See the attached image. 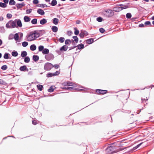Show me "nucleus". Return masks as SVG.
Segmentation results:
<instances>
[{
  "label": "nucleus",
  "instance_id": "20",
  "mask_svg": "<svg viewBox=\"0 0 154 154\" xmlns=\"http://www.w3.org/2000/svg\"><path fill=\"white\" fill-rule=\"evenodd\" d=\"M36 47L35 45H31L30 46V49L31 51H33L36 49Z\"/></svg>",
  "mask_w": 154,
  "mask_h": 154
},
{
  "label": "nucleus",
  "instance_id": "24",
  "mask_svg": "<svg viewBox=\"0 0 154 154\" xmlns=\"http://www.w3.org/2000/svg\"><path fill=\"white\" fill-rule=\"evenodd\" d=\"M141 100H142V102L143 103L144 102H146V101H147L148 100V99L146 97V96H143L142 97Z\"/></svg>",
  "mask_w": 154,
  "mask_h": 154
},
{
  "label": "nucleus",
  "instance_id": "44",
  "mask_svg": "<svg viewBox=\"0 0 154 154\" xmlns=\"http://www.w3.org/2000/svg\"><path fill=\"white\" fill-rule=\"evenodd\" d=\"M143 143H140L139 144H138L136 146L133 147L132 150H134L136 149H137V148H138Z\"/></svg>",
  "mask_w": 154,
  "mask_h": 154
},
{
  "label": "nucleus",
  "instance_id": "14",
  "mask_svg": "<svg viewBox=\"0 0 154 154\" xmlns=\"http://www.w3.org/2000/svg\"><path fill=\"white\" fill-rule=\"evenodd\" d=\"M37 13L42 15H43L45 14L44 11L41 9H38L37 11Z\"/></svg>",
  "mask_w": 154,
  "mask_h": 154
},
{
  "label": "nucleus",
  "instance_id": "62",
  "mask_svg": "<svg viewBox=\"0 0 154 154\" xmlns=\"http://www.w3.org/2000/svg\"><path fill=\"white\" fill-rule=\"evenodd\" d=\"M13 35H10L9 37V39H12L13 38Z\"/></svg>",
  "mask_w": 154,
  "mask_h": 154
},
{
  "label": "nucleus",
  "instance_id": "41",
  "mask_svg": "<svg viewBox=\"0 0 154 154\" xmlns=\"http://www.w3.org/2000/svg\"><path fill=\"white\" fill-rule=\"evenodd\" d=\"M28 43L26 42H23L22 43V46L24 47H26L28 45Z\"/></svg>",
  "mask_w": 154,
  "mask_h": 154
},
{
  "label": "nucleus",
  "instance_id": "40",
  "mask_svg": "<svg viewBox=\"0 0 154 154\" xmlns=\"http://www.w3.org/2000/svg\"><path fill=\"white\" fill-rule=\"evenodd\" d=\"M8 54H9L8 53H5L4 55V58L6 59H8L9 58Z\"/></svg>",
  "mask_w": 154,
  "mask_h": 154
},
{
  "label": "nucleus",
  "instance_id": "43",
  "mask_svg": "<svg viewBox=\"0 0 154 154\" xmlns=\"http://www.w3.org/2000/svg\"><path fill=\"white\" fill-rule=\"evenodd\" d=\"M39 7H40L44 8L45 7H47V6L45 4H39Z\"/></svg>",
  "mask_w": 154,
  "mask_h": 154
},
{
  "label": "nucleus",
  "instance_id": "6",
  "mask_svg": "<svg viewBox=\"0 0 154 154\" xmlns=\"http://www.w3.org/2000/svg\"><path fill=\"white\" fill-rule=\"evenodd\" d=\"M52 64L49 63H46L44 66V69L47 70H49L52 68Z\"/></svg>",
  "mask_w": 154,
  "mask_h": 154
},
{
  "label": "nucleus",
  "instance_id": "37",
  "mask_svg": "<svg viewBox=\"0 0 154 154\" xmlns=\"http://www.w3.org/2000/svg\"><path fill=\"white\" fill-rule=\"evenodd\" d=\"M37 19H34L32 20L31 21V23L32 24H35L37 23Z\"/></svg>",
  "mask_w": 154,
  "mask_h": 154
},
{
  "label": "nucleus",
  "instance_id": "64",
  "mask_svg": "<svg viewBox=\"0 0 154 154\" xmlns=\"http://www.w3.org/2000/svg\"><path fill=\"white\" fill-rule=\"evenodd\" d=\"M81 22V21L79 20H77L76 22V24H79Z\"/></svg>",
  "mask_w": 154,
  "mask_h": 154
},
{
  "label": "nucleus",
  "instance_id": "19",
  "mask_svg": "<svg viewBox=\"0 0 154 154\" xmlns=\"http://www.w3.org/2000/svg\"><path fill=\"white\" fill-rule=\"evenodd\" d=\"M51 29L52 31L55 32H57L58 31L57 27L55 26H53L52 27Z\"/></svg>",
  "mask_w": 154,
  "mask_h": 154
},
{
  "label": "nucleus",
  "instance_id": "60",
  "mask_svg": "<svg viewBox=\"0 0 154 154\" xmlns=\"http://www.w3.org/2000/svg\"><path fill=\"white\" fill-rule=\"evenodd\" d=\"M63 85L64 86H68V82H65L63 83Z\"/></svg>",
  "mask_w": 154,
  "mask_h": 154
},
{
  "label": "nucleus",
  "instance_id": "10",
  "mask_svg": "<svg viewBox=\"0 0 154 154\" xmlns=\"http://www.w3.org/2000/svg\"><path fill=\"white\" fill-rule=\"evenodd\" d=\"M113 10L116 12H118L121 11V8L120 7H116L113 8Z\"/></svg>",
  "mask_w": 154,
  "mask_h": 154
},
{
  "label": "nucleus",
  "instance_id": "50",
  "mask_svg": "<svg viewBox=\"0 0 154 154\" xmlns=\"http://www.w3.org/2000/svg\"><path fill=\"white\" fill-rule=\"evenodd\" d=\"M71 43V41L69 39H66L65 41V44L68 45Z\"/></svg>",
  "mask_w": 154,
  "mask_h": 154
},
{
  "label": "nucleus",
  "instance_id": "35",
  "mask_svg": "<svg viewBox=\"0 0 154 154\" xmlns=\"http://www.w3.org/2000/svg\"><path fill=\"white\" fill-rule=\"evenodd\" d=\"M57 4V1L56 0H53L52 1L51 3V5L54 6L55 5Z\"/></svg>",
  "mask_w": 154,
  "mask_h": 154
},
{
  "label": "nucleus",
  "instance_id": "58",
  "mask_svg": "<svg viewBox=\"0 0 154 154\" xmlns=\"http://www.w3.org/2000/svg\"><path fill=\"white\" fill-rule=\"evenodd\" d=\"M144 24L146 25H150V26H151L150 22L149 21H147L145 22L144 23Z\"/></svg>",
  "mask_w": 154,
  "mask_h": 154
},
{
  "label": "nucleus",
  "instance_id": "55",
  "mask_svg": "<svg viewBox=\"0 0 154 154\" xmlns=\"http://www.w3.org/2000/svg\"><path fill=\"white\" fill-rule=\"evenodd\" d=\"M32 124L34 125H36L37 123V121L36 120H32Z\"/></svg>",
  "mask_w": 154,
  "mask_h": 154
},
{
  "label": "nucleus",
  "instance_id": "21",
  "mask_svg": "<svg viewBox=\"0 0 154 154\" xmlns=\"http://www.w3.org/2000/svg\"><path fill=\"white\" fill-rule=\"evenodd\" d=\"M47 22V20L43 18L40 21V23L42 25L46 23Z\"/></svg>",
  "mask_w": 154,
  "mask_h": 154
},
{
  "label": "nucleus",
  "instance_id": "29",
  "mask_svg": "<svg viewBox=\"0 0 154 154\" xmlns=\"http://www.w3.org/2000/svg\"><path fill=\"white\" fill-rule=\"evenodd\" d=\"M68 86L75 87V84L70 82H67Z\"/></svg>",
  "mask_w": 154,
  "mask_h": 154
},
{
  "label": "nucleus",
  "instance_id": "30",
  "mask_svg": "<svg viewBox=\"0 0 154 154\" xmlns=\"http://www.w3.org/2000/svg\"><path fill=\"white\" fill-rule=\"evenodd\" d=\"M16 4V2L14 0H10L9 4L10 5H15Z\"/></svg>",
  "mask_w": 154,
  "mask_h": 154
},
{
  "label": "nucleus",
  "instance_id": "16",
  "mask_svg": "<svg viewBox=\"0 0 154 154\" xmlns=\"http://www.w3.org/2000/svg\"><path fill=\"white\" fill-rule=\"evenodd\" d=\"M32 58L34 61L36 62L39 60V57L38 56L35 55L33 56Z\"/></svg>",
  "mask_w": 154,
  "mask_h": 154
},
{
  "label": "nucleus",
  "instance_id": "25",
  "mask_svg": "<svg viewBox=\"0 0 154 154\" xmlns=\"http://www.w3.org/2000/svg\"><path fill=\"white\" fill-rule=\"evenodd\" d=\"M72 38L74 39V40H72V42H73L74 41L76 43H77L78 42L79 38L76 36H73Z\"/></svg>",
  "mask_w": 154,
  "mask_h": 154
},
{
  "label": "nucleus",
  "instance_id": "33",
  "mask_svg": "<svg viewBox=\"0 0 154 154\" xmlns=\"http://www.w3.org/2000/svg\"><path fill=\"white\" fill-rule=\"evenodd\" d=\"M7 6V5L5 3L2 2H0V7L2 8H5Z\"/></svg>",
  "mask_w": 154,
  "mask_h": 154
},
{
  "label": "nucleus",
  "instance_id": "7",
  "mask_svg": "<svg viewBox=\"0 0 154 154\" xmlns=\"http://www.w3.org/2000/svg\"><path fill=\"white\" fill-rule=\"evenodd\" d=\"M88 35V32L85 30H81L79 36L82 38H83L85 36H86Z\"/></svg>",
  "mask_w": 154,
  "mask_h": 154
},
{
  "label": "nucleus",
  "instance_id": "32",
  "mask_svg": "<svg viewBox=\"0 0 154 154\" xmlns=\"http://www.w3.org/2000/svg\"><path fill=\"white\" fill-rule=\"evenodd\" d=\"M123 6V5L122 4H120V6ZM120 7V8H121V10H122L123 9L128 8V6L127 5H126L123 7Z\"/></svg>",
  "mask_w": 154,
  "mask_h": 154
},
{
  "label": "nucleus",
  "instance_id": "18",
  "mask_svg": "<svg viewBox=\"0 0 154 154\" xmlns=\"http://www.w3.org/2000/svg\"><path fill=\"white\" fill-rule=\"evenodd\" d=\"M24 20L25 22H27L30 21V20L29 17L25 16L24 17Z\"/></svg>",
  "mask_w": 154,
  "mask_h": 154
},
{
  "label": "nucleus",
  "instance_id": "45",
  "mask_svg": "<svg viewBox=\"0 0 154 154\" xmlns=\"http://www.w3.org/2000/svg\"><path fill=\"white\" fill-rule=\"evenodd\" d=\"M126 17L127 18H130L131 17V14L130 13H128L126 14Z\"/></svg>",
  "mask_w": 154,
  "mask_h": 154
},
{
  "label": "nucleus",
  "instance_id": "12",
  "mask_svg": "<svg viewBox=\"0 0 154 154\" xmlns=\"http://www.w3.org/2000/svg\"><path fill=\"white\" fill-rule=\"evenodd\" d=\"M19 69L21 71H24L26 70L27 71L28 70L26 66L25 65L20 66V68Z\"/></svg>",
  "mask_w": 154,
  "mask_h": 154
},
{
  "label": "nucleus",
  "instance_id": "2",
  "mask_svg": "<svg viewBox=\"0 0 154 154\" xmlns=\"http://www.w3.org/2000/svg\"><path fill=\"white\" fill-rule=\"evenodd\" d=\"M39 34L36 32H30L29 34L27 36V40L31 41L35 40L39 37Z\"/></svg>",
  "mask_w": 154,
  "mask_h": 154
},
{
  "label": "nucleus",
  "instance_id": "47",
  "mask_svg": "<svg viewBox=\"0 0 154 154\" xmlns=\"http://www.w3.org/2000/svg\"><path fill=\"white\" fill-rule=\"evenodd\" d=\"M68 90L69 91H73L76 89V88L73 87H68Z\"/></svg>",
  "mask_w": 154,
  "mask_h": 154
},
{
  "label": "nucleus",
  "instance_id": "56",
  "mask_svg": "<svg viewBox=\"0 0 154 154\" xmlns=\"http://www.w3.org/2000/svg\"><path fill=\"white\" fill-rule=\"evenodd\" d=\"M97 20L99 22H101L102 21V19L101 17H98L97 19Z\"/></svg>",
  "mask_w": 154,
  "mask_h": 154
},
{
  "label": "nucleus",
  "instance_id": "53",
  "mask_svg": "<svg viewBox=\"0 0 154 154\" xmlns=\"http://www.w3.org/2000/svg\"><path fill=\"white\" fill-rule=\"evenodd\" d=\"M53 67H54L56 69H57L59 67V65L57 64H55L54 65H52V68Z\"/></svg>",
  "mask_w": 154,
  "mask_h": 154
},
{
  "label": "nucleus",
  "instance_id": "46",
  "mask_svg": "<svg viewBox=\"0 0 154 154\" xmlns=\"http://www.w3.org/2000/svg\"><path fill=\"white\" fill-rule=\"evenodd\" d=\"M54 76V74L52 73H48L47 74V76L48 77H51Z\"/></svg>",
  "mask_w": 154,
  "mask_h": 154
},
{
  "label": "nucleus",
  "instance_id": "54",
  "mask_svg": "<svg viewBox=\"0 0 154 154\" xmlns=\"http://www.w3.org/2000/svg\"><path fill=\"white\" fill-rule=\"evenodd\" d=\"M12 16V15L10 14H7V17L9 19L11 18Z\"/></svg>",
  "mask_w": 154,
  "mask_h": 154
},
{
  "label": "nucleus",
  "instance_id": "9",
  "mask_svg": "<svg viewBox=\"0 0 154 154\" xmlns=\"http://www.w3.org/2000/svg\"><path fill=\"white\" fill-rule=\"evenodd\" d=\"M15 21L16 23H17V26L21 27L22 26V23L21 20L20 19H15Z\"/></svg>",
  "mask_w": 154,
  "mask_h": 154
},
{
  "label": "nucleus",
  "instance_id": "34",
  "mask_svg": "<svg viewBox=\"0 0 154 154\" xmlns=\"http://www.w3.org/2000/svg\"><path fill=\"white\" fill-rule=\"evenodd\" d=\"M38 48L39 51H42L44 49V47L42 45H40L38 47Z\"/></svg>",
  "mask_w": 154,
  "mask_h": 154
},
{
  "label": "nucleus",
  "instance_id": "13",
  "mask_svg": "<svg viewBox=\"0 0 154 154\" xmlns=\"http://www.w3.org/2000/svg\"><path fill=\"white\" fill-rule=\"evenodd\" d=\"M68 48V47L67 46L64 45L62 47L60 48V50L61 51H66L67 50Z\"/></svg>",
  "mask_w": 154,
  "mask_h": 154
},
{
  "label": "nucleus",
  "instance_id": "3",
  "mask_svg": "<svg viewBox=\"0 0 154 154\" xmlns=\"http://www.w3.org/2000/svg\"><path fill=\"white\" fill-rule=\"evenodd\" d=\"M6 26L8 28H14L17 27L16 24L15 20H10L6 24Z\"/></svg>",
  "mask_w": 154,
  "mask_h": 154
},
{
  "label": "nucleus",
  "instance_id": "59",
  "mask_svg": "<svg viewBox=\"0 0 154 154\" xmlns=\"http://www.w3.org/2000/svg\"><path fill=\"white\" fill-rule=\"evenodd\" d=\"M33 2L34 4H37L38 2V0H34L33 1Z\"/></svg>",
  "mask_w": 154,
  "mask_h": 154
},
{
  "label": "nucleus",
  "instance_id": "61",
  "mask_svg": "<svg viewBox=\"0 0 154 154\" xmlns=\"http://www.w3.org/2000/svg\"><path fill=\"white\" fill-rule=\"evenodd\" d=\"M139 27H144V25L143 24H141L139 25Z\"/></svg>",
  "mask_w": 154,
  "mask_h": 154
},
{
  "label": "nucleus",
  "instance_id": "27",
  "mask_svg": "<svg viewBox=\"0 0 154 154\" xmlns=\"http://www.w3.org/2000/svg\"><path fill=\"white\" fill-rule=\"evenodd\" d=\"M79 49H81L84 48V45L82 44H79L77 46Z\"/></svg>",
  "mask_w": 154,
  "mask_h": 154
},
{
  "label": "nucleus",
  "instance_id": "15",
  "mask_svg": "<svg viewBox=\"0 0 154 154\" xmlns=\"http://www.w3.org/2000/svg\"><path fill=\"white\" fill-rule=\"evenodd\" d=\"M49 53V50L47 48L44 49L42 51V53L44 54H48Z\"/></svg>",
  "mask_w": 154,
  "mask_h": 154
},
{
  "label": "nucleus",
  "instance_id": "17",
  "mask_svg": "<svg viewBox=\"0 0 154 154\" xmlns=\"http://www.w3.org/2000/svg\"><path fill=\"white\" fill-rule=\"evenodd\" d=\"M38 89L40 91H42L43 88V86L42 85L38 84L37 86Z\"/></svg>",
  "mask_w": 154,
  "mask_h": 154
},
{
  "label": "nucleus",
  "instance_id": "31",
  "mask_svg": "<svg viewBox=\"0 0 154 154\" xmlns=\"http://www.w3.org/2000/svg\"><path fill=\"white\" fill-rule=\"evenodd\" d=\"M19 37L18 33H16L14 35V38L15 41H17Z\"/></svg>",
  "mask_w": 154,
  "mask_h": 154
},
{
  "label": "nucleus",
  "instance_id": "49",
  "mask_svg": "<svg viewBox=\"0 0 154 154\" xmlns=\"http://www.w3.org/2000/svg\"><path fill=\"white\" fill-rule=\"evenodd\" d=\"M7 66L6 65H4L2 66L1 69L3 70H5L7 69Z\"/></svg>",
  "mask_w": 154,
  "mask_h": 154
},
{
  "label": "nucleus",
  "instance_id": "39",
  "mask_svg": "<svg viewBox=\"0 0 154 154\" xmlns=\"http://www.w3.org/2000/svg\"><path fill=\"white\" fill-rule=\"evenodd\" d=\"M74 29L75 30V31L74 32V34L76 35H77L79 34V31L77 30L76 28H74Z\"/></svg>",
  "mask_w": 154,
  "mask_h": 154
},
{
  "label": "nucleus",
  "instance_id": "63",
  "mask_svg": "<svg viewBox=\"0 0 154 154\" xmlns=\"http://www.w3.org/2000/svg\"><path fill=\"white\" fill-rule=\"evenodd\" d=\"M3 2L5 4L8 3V0H3Z\"/></svg>",
  "mask_w": 154,
  "mask_h": 154
},
{
  "label": "nucleus",
  "instance_id": "28",
  "mask_svg": "<svg viewBox=\"0 0 154 154\" xmlns=\"http://www.w3.org/2000/svg\"><path fill=\"white\" fill-rule=\"evenodd\" d=\"M24 62L26 63H29L30 61V58L29 57H26L24 58Z\"/></svg>",
  "mask_w": 154,
  "mask_h": 154
},
{
  "label": "nucleus",
  "instance_id": "11",
  "mask_svg": "<svg viewBox=\"0 0 154 154\" xmlns=\"http://www.w3.org/2000/svg\"><path fill=\"white\" fill-rule=\"evenodd\" d=\"M25 4L24 2H23L21 4H17L16 5V6L18 9L20 8H22L23 6L25 5Z\"/></svg>",
  "mask_w": 154,
  "mask_h": 154
},
{
  "label": "nucleus",
  "instance_id": "52",
  "mask_svg": "<svg viewBox=\"0 0 154 154\" xmlns=\"http://www.w3.org/2000/svg\"><path fill=\"white\" fill-rule=\"evenodd\" d=\"M99 31L100 32L102 33L104 32L105 31V30L103 28H100L99 29Z\"/></svg>",
  "mask_w": 154,
  "mask_h": 154
},
{
  "label": "nucleus",
  "instance_id": "1",
  "mask_svg": "<svg viewBox=\"0 0 154 154\" xmlns=\"http://www.w3.org/2000/svg\"><path fill=\"white\" fill-rule=\"evenodd\" d=\"M126 148V147H125L124 148H119L118 149H116L115 146H110L108 147L106 149V152L107 154H111L122 151Z\"/></svg>",
  "mask_w": 154,
  "mask_h": 154
},
{
  "label": "nucleus",
  "instance_id": "26",
  "mask_svg": "<svg viewBox=\"0 0 154 154\" xmlns=\"http://www.w3.org/2000/svg\"><path fill=\"white\" fill-rule=\"evenodd\" d=\"M94 42V39L93 38H91L86 40V42L88 44H91Z\"/></svg>",
  "mask_w": 154,
  "mask_h": 154
},
{
  "label": "nucleus",
  "instance_id": "38",
  "mask_svg": "<svg viewBox=\"0 0 154 154\" xmlns=\"http://www.w3.org/2000/svg\"><path fill=\"white\" fill-rule=\"evenodd\" d=\"M6 84V83L5 81L0 79V84L5 85Z\"/></svg>",
  "mask_w": 154,
  "mask_h": 154
},
{
  "label": "nucleus",
  "instance_id": "8",
  "mask_svg": "<svg viewBox=\"0 0 154 154\" xmlns=\"http://www.w3.org/2000/svg\"><path fill=\"white\" fill-rule=\"evenodd\" d=\"M45 58L48 61H49L54 58V56L51 54H48L45 56Z\"/></svg>",
  "mask_w": 154,
  "mask_h": 154
},
{
  "label": "nucleus",
  "instance_id": "5",
  "mask_svg": "<svg viewBox=\"0 0 154 154\" xmlns=\"http://www.w3.org/2000/svg\"><path fill=\"white\" fill-rule=\"evenodd\" d=\"M108 91L106 90L101 89H97L96 90V93L97 94L103 95L106 94Z\"/></svg>",
  "mask_w": 154,
  "mask_h": 154
},
{
  "label": "nucleus",
  "instance_id": "51",
  "mask_svg": "<svg viewBox=\"0 0 154 154\" xmlns=\"http://www.w3.org/2000/svg\"><path fill=\"white\" fill-rule=\"evenodd\" d=\"M32 9H27L26 10V13L27 14H29L31 12Z\"/></svg>",
  "mask_w": 154,
  "mask_h": 154
},
{
  "label": "nucleus",
  "instance_id": "4",
  "mask_svg": "<svg viewBox=\"0 0 154 154\" xmlns=\"http://www.w3.org/2000/svg\"><path fill=\"white\" fill-rule=\"evenodd\" d=\"M104 12L105 13V14L107 16L109 17H111L114 15V12H113V10L111 9H108L106 10H105Z\"/></svg>",
  "mask_w": 154,
  "mask_h": 154
},
{
  "label": "nucleus",
  "instance_id": "36",
  "mask_svg": "<svg viewBox=\"0 0 154 154\" xmlns=\"http://www.w3.org/2000/svg\"><path fill=\"white\" fill-rule=\"evenodd\" d=\"M18 54V53L16 51H13L12 53V55L14 57H17Z\"/></svg>",
  "mask_w": 154,
  "mask_h": 154
},
{
  "label": "nucleus",
  "instance_id": "48",
  "mask_svg": "<svg viewBox=\"0 0 154 154\" xmlns=\"http://www.w3.org/2000/svg\"><path fill=\"white\" fill-rule=\"evenodd\" d=\"M54 89L52 86H51L48 89V91L50 92H51L53 91Z\"/></svg>",
  "mask_w": 154,
  "mask_h": 154
},
{
  "label": "nucleus",
  "instance_id": "42",
  "mask_svg": "<svg viewBox=\"0 0 154 154\" xmlns=\"http://www.w3.org/2000/svg\"><path fill=\"white\" fill-rule=\"evenodd\" d=\"M65 38L64 37H61L60 38L59 41L60 43H63L64 42Z\"/></svg>",
  "mask_w": 154,
  "mask_h": 154
},
{
  "label": "nucleus",
  "instance_id": "23",
  "mask_svg": "<svg viewBox=\"0 0 154 154\" xmlns=\"http://www.w3.org/2000/svg\"><path fill=\"white\" fill-rule=\"evenodd\" d=\"M59 22V20L57 18H54L53 19V23L55 25L58 24Z\"/></svg>",
  "mask_w": 154,
  "mask_h": 154
},
{
  "label": "nucleus",
  "instance_id": "22",
  "mask_svg": "<svg viewBox=\"0 0 154 154\" xmlns=\"http://www.w3.org/2000/svg\"><path fill=\"white\" fill-rule=\"evenodd\" d=\"M27 53L25 51H23L21 54V56L23 57H25L27 55Z\"/></svg>",
  "mask_w": 154,
  "mask_h": 154
},
{
  "label": "nucleus",
  "instance_id": "57",
  "mask_svg": "<svg viewBox=\"0 0 154 154\" xmlns=\"http://www.w3.org/2000/svg\"><path fill=\"white\" fill-rule=\"evenodd\" d=\"M60 74V72L58 71H57L54 73H53L54 76Z\"/></svg>",
  "mask_w": 154,
  "mask_h": 154
}]
</instances>
